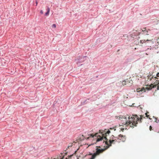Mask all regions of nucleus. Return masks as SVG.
<instances>
[{
  "label": "nucleus",
  "instance_id": "5701e85b",
  "mask_svg": "<svg viewBox=\"0 0 159 159\" xmlns=\"http://www.w3.org/2000/svg\"><path fill=\"white\" fill-rule=\"evenodd\" d=\"M158 126L159 127V125Z\"/></svg>",
  "mask_w": 159,
  "mask_h": 159
},
{
  "label": "nucleus",
  "instance_id": "0eeeda50",
  "mask_svg": "<svg viewBox=\"0 0 159 159\" xmlns=\"http://www.w3.org/2000/svg\"><path fill=\"white\" fill-rule=\"evenodd\" d=\"M63 153H61L59 156H58L57 159H63L64 158V156H63Z\"/></svg>",
  "mask_w": 159,
  "mask_h": 159
},
{
  "label": "nucleus",
  "instance_id": "f3484780",
  "mask_svg": "<svg viewBox=\"0 0 159 159\" xmlns=\"http://www.w3.org/2000/svg\"><path fill=\"white\" fill-rule=\"evenodd\" d=\"M157 90H159V85L157 86Z\"/></svg>",
  "mask_w": 159,
  "mask_h": 159
},
{
  "label": "nucleus",
  "instance_id": "7ed1b4c3",
  "mask_svg": "<svg viewBox=\"0 0 159 159\" xmlns=\"http://www.w3.org/2000/svg\"><path fill=\"white\" fill-rule=\"evenodd\" d=\"M122 135H120V134L119 135L118 138L116 137H115L114 136L112 135L111 138L112 139L114 138V139H114V140H109V143L110 144V146H111V144L112 143H115V142L116 141L117 139H120V138H122Z\"/></svg>",
  "mask_w": 159,
  "mask_h": 159
},
{
  "label": "nucleus",
  "instance_id": "6e6552de",
  "mask_svg": "<svg viewBox=\"0 0 159 159\" xmlns=\"http://www.w3.org/2000/svg\"><path fill=\"white\" fill-rule=\"evenodd\" d=\"M139 89H140V88H139V89H137L136 90V91H137V92L138 93H140V92H146L145 89H141V90H138ZM143 93V92H142V93Z\"/></svg>",
  "mask_w": 159,
  "mask_h": 159
},
{
  "label": "nucleus",
  "instance_id": "f03ea898",
  "mask_svg": "<svg viewBox=\"0 0 159 159\" xmlns=\"http://www.w3.org/2000/svg\"><path fill=\"white\" fill-rule=\"evenodd\" d=\"M110 133L109 130H107L106 131H104L103 132H100L97 133L95 135L92 134H90V137L92 138L95 137L96 139V142H98L101 141H102L103 139L105 140H107V139L106 136Z\"/></svg>",
  "mask_w": 159,
  "mask_h": 159
},
{
  "label": "nucleus",
  "instance_id": "f257e3e1",
  "mask_svg": "<svg viewBox=\"0 0 159 159\" xmlns=\"http://www.w3.org/2000/svg\"><path fill=\"white\" fill-rule=\"evenodd\" d=\"M119 119L121 120L122 124L124 125H129L132 128L135 126H136L137 121H140L142 118L141 116L139 118L137 115H127L126 116H121L119 117Z\"/></svg>",
  "mask_w": 159,
  "mask_h": 159
},
{
  "label": "nucleus",
  "instance_id": "39448f33",
  "mask_svg": "<svg viewBox=\"0 0 159 159\" xmlns=\"http://www.w3.org/2000/svg\"><path fill=\"white\" fill-rule=\"evenodd\" d=\"M140 42L141 43H146V45H148V44H147V43H148V42H149L150 43H151L152 44L153 43L152 41L151 40H141L140 41Z\"/></svg>",
  "mask_w": 159,
  "mask_h": 159
},
{
  "label": "nucleus",
  "instance_id": "1a4fd4ad",
  "mask_svg": "<svg viewBox=\"0 0 159 159\" xmlns=\"http://www.w3.org/2000/svg\"><path fill=\"white\" fill-rule=\"evenodd\" d=\"M89 100V99H88L85 101H83L82 102H81L82 105H84V104H86L87 103V102H86V101H87V100Z\"/></svg>",
  "mask_w": 159,
  "mask_h": 159
},
{
  "label": "nucleus",
  "instance_id": "6ab92c4d",
  "mask_svg": "<svg viewBox=\"0 0 159 159\" xmlns=\"http://www.w3.org/2000/svg\"><path fill=\"white\" fill-rule=\"evenodd\" d=\"M72 146V144H70V145H69V146H68V148H69V147H71Z\"/></svg>",
  "mask_w": 159,
  "mask_h": 159
},
{
  "label": "nucleus",
  "instance_id": "dca6fc26",
  "mask_svg": "<svg viewBox=\"0 0 159 159\" xmlns=\"http://www.w3.org/2000/svg\"><path fill=\"white\" fill-rule=\"evenodd\" d=\"M152 129V127L151 126H150L149 127V129L151 130Z\"/></svg>",
  "mask_w": 159,
  "mask_h": 159
},
{
  "label": "nucleus",
  "instance_id": "423d86ee",
  "mask_svg": "<svg viewBox=\"0 0 159 159\" xmlns=\"http://www.w3.org/2000/svg\"><path fill=\"white\" fill-rule=\"evenodd\" d=\"M87 57L86 56L81 57L78 60V62L80 63L83 62L85 60V59Z\"/></svg>",
  "mask_w": 159,
  "mask_h": 159
},
{
  "label": "nucleus",
  "instance_id": "9b49d317",
  "mask_svg": "<svg viewBox=\"0 0 159 159\" xmlns=\"http://www.w3.org/2000/svg\"><path fill=\"white\" fill-rule=\"evenodd\" d=\"M49 11H50V10H49V8H48V10L47 11V12L45 13V15L46 16H47L49 14Z\"/></svg>",
  "mask_w": 159,
  "mask_h": 159
},
{
  "label": "nucleus",
  "instance_id": "20e7f679",
  "mask_svg": "<svg viewBox=\"0 0 159 159\" xmlns=\"http://www.w3.org/2000/svg\"><path fill=\"white\" fill-rule=\"evenodd\" d=\"M156 76L157 77H158V78H157V77H155V78H157V79H159V73H157V74L156 75ZM156 84H155V85H153V86H152L153 88L156 87V85H157L159 84V80H157L156 81Z\"/></svg>",
  "mask_w": 159,
  "mask_h": 159
},
{
  "label": "nucleus",
  "instance_id": "a211bd4d",
  "mask_svg": "<svg viewBox=\"0 0 159 159\" xmlns=\"http://www.w3.org/2000/svg\"><path fill=\"white\" fill-rule=\"evenodd\" d=\"M40 12L41 14H43V11L42 10H41L40 11Z\"/></svg>",
  "mask_w": 159,
  "mask_h": 159
},
{
  "label": "nucleus",
  "instance_id": "aec40b11",
  "mask_svg": "<svg viewBox=\"0 0 159 159\" xmlns=\"http://www.w3.org/2000/svg\"><path fill=\"white\" fill-rule=\"evenodd\" d=\"M155 131H156V132H158V133L159 132V131H157V130H156Z\"/></svg>",
  "mask_w": 159,
  "mask_h": 159
},
{
  "label": "nucleus",
  "instance_id": "4be33fe9",
  "mask_svg": "<svg viewBox=\"0 0 159 159\" xmlns=\"http://www.w3.org/2000/svg\"><path fill=\"white\" fill-rule=\"evenodd\" d=\"M66 159H68V158H66Z\"/></svg>",
  "mask_w": 159,
  "mask_h": 159
},
{
  "label": "nucleus",
  "instance_id": "412c9836",
  "mask_svg": "<svg viewBox=\"0 0 159 159\" xmlns=\"http://www.w3.org/2000/svg\"><path fill=\"white\" fill-rule=\"evenodd\" d=\"M52 159H56V158H54Z\"/></svg>",
  "mask_w": 159,
  "mask_h": 159
},
{
  "label": "nucleus",
  "instance_id": "f8f14e48",
  "mask_svg": "<svg viewBox=\"0 0 159 159\" xmlns=\"http://www.w3.org/2000/svg\"><path fill=\"white\" fill-rule=\"evenodd\" d=\"M146 89L147 91L150 90L152 89V87H147L146 88Z\"/></svg>",
  "mask_w": 159,
  "mask_h": 159
},
{
  "label": "nucleus",
  "instance_id": "ddd939ff",
  "mask_svg": "<svg viewBox=\"0 0 159 159\" xmlns=\"http://www.w3.org/2000/svg\"><path fill=\"white\" fill-rule=\"evenodd\" d=\"M153 118H155L156 120L155 121L157 123H158L159 122V120H158L156 117H155L154 116H153Z\"/></svg>",
  "mask_w": 159,
  "mask_h": 159
},
{
  "label": "nucleus",
  "instance_id": "2eb2a0df",
  "mask_svg": "<svg viewBox=\"0 0 159 159\" xmlns=\"http://www.w3.org/2000/svg\"><path fill=\"white\" fill-rule=\"evenodd\" d=\"M52 27L54 28H55L56 27V25L55 24H53L52 25Z\"/></svg>",
  "mask_w": 159,
  "mask_h": 159
},
{
  "label": "nucleus",
  "instance_id": "9d476101",
  "mask_svg": "<svg viewBox=\"0 0 159 159\" xmlns=\"http://www.w3.org/2000/svg\"><path fill=\"white\" fill-rule=\"evenodd\" d=\"M128 82V80H125L122 82V84L124 85L126 84V83H127Z\"/></svg>",
  "mask_w": 159,
  "mask_h": 159
},
{
  "label": "nucleus",
  "instance_id": "4468645a",
  "mask_svg": "<svg viewBox=\"0 0 159 159\" xmlns=\"http://www.w3.org/2000/svg\"><path fill=\"white\" fill-rule=\"evenodd\" d=\"M144 34H146V35L148 34V31H146L145 30H144Z\"/></svg>",
  "mask_w": 159,
  "mask_h": 159
}]
</instances>
